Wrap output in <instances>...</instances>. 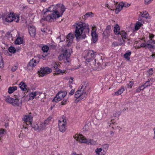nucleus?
Here are the masks:
<instances>
[{"label":"nucleus","instance_id":"obj_1","mask_svg":"<svg viewBox=\"0 0 155 155\" xmlns=\"http://www.w3.org/2000/svg\"><path fill=\"white\" fill-rule=\"evenodd\" d=\"M65 8L62 4H57L50 6L44 12V16L41 20V22L44 21H52L54 19L59 18L64 12Z\"/></svg>","mask_w":155,"mask_h":155},{"label":"nucleus","instance_id":"obj_2","mask_svg":"<svg viewBox=\"0 0 155 155\" xmlns=\"http://www.w3.org/2000/svg\"><path fill=\"white\" fill-rule=\"evenodd\" d=\"M75 25V36L77 39L80 40L85 38L86 37L85 34H88L89 32V25L82 22L76 23Z\"/></svg>","mask_w":155,"mask_h":155},{"label":"nucleus","instance_id":"obj_3","mask_svg":"<svg viewBox=\"0 0 155 155\" xmlns=\"http://www.w3.org/2000/svg\"><path fill=\"white\" fill-rule=\"evenodd\" d=\"M87 85V83L85 82L78 88V90L75 94V97L76 98H79L81 99H83L86 97L87 93L86 92L85 90Z\"/></svg>","mask_w":155,"mask_h":155},{"label":"nucleus","instance_id":"obj_4","mask_svg":"<svg viewBox=\"0 0 155 155\" xmlns=\"http://www.w3.org/2000/svg\"><path fill=\"white\" fill-rule=\"evenodd\" d=\"M71 49L66 50L63 53L60 55L58 58L60 60H63L65 63H68L70 61V57L71 52Z\"/></svg>","mask_w":155,"mask_h":155},{"label":"nucleus","instance_id":"obj_5","mask_svg":"<svg viewBox=\"0 0 155 155\" xmlns=\"http://www.w3.org/2000/svg\"><path fill=\"white\" fill-rule=\"evenodd\" d=\"M39 60V57L35 56L28 63L27 67V69L30 71L32 70L33 68L38 64Z\"/></svg>","mask_w":155,"mask_h":155},{"label":"nucleus","instance_id":"obj_6","mask_svg":"<svg viewBox=\"0 0 155 155\" xmlns=\"http://www.w3.org/2000/svg\"><path fill=\"white\" fill-rule=\"evenodd\" d=\"M13 17H14V14L11 12L7 14L4 13L2 15L3 20L7 22H11L13 21Z\"/></svg>","mask_w":155,"mask_h":155},{"label":"nucleus","instance_id":"obj_7","mask_svg":"<svg viewBox=\"0 0 155 155\" xmlns=\"http://www.w3.org/2000/svg\"><path fill=\"white\" fill-rule=\"evenodd\" d=\"M66 120L64 119H62L59 120L58 127L59 130L63 133L64 132L66 129Z\"/></svg>","mask_w":155,"mask_h":155},{"label":"nucleus","instance_id":"obj_8","mask_svg":"<svg viewBox=\"0 0 155 155\" xmlns=\"http://www.w3.org/2000/svg\"><path fill=\"white\" fill-rule=\"evenodd\" d=\"M51 66L54 68V72H55L54 74L55 75L59 74H63L65 71H63L59 69V67H60V65L58 63L53 62L52 63Z\"/></svg>","mask_w":155,"mask_h":155},{"label":"nucleus","instance_id":"obj_9","mask_svg":"<svg viewBox=\"0 0 155 155\" xmlns=\"http://www.w3.org/2000/svg\"><path fill=\"white\" fill-rule=\"evenodd\" d=\"M67 93L66 91H60L56 95V97L52 100L53 102H57L63 99L66 95Z\"/></svg>","mask_w":155,"mask_h":155},{"label":"nucleus","instance_id":"obj_10","mask_svg":"<svg viewBox=\"0 0 155 155\" xmlns=\"http://www.w3.org/2000/svg\"><path fill=\"white\" fill-rule=\"evenodd\" d=\"M51 71V69L48 67L41 68L40 70L38 71V74L39 76L43 77L50 73Z\"/></svg>","mask_w":155,"mask_h":155},{"label":"nucleus","instance_id":"obj_11","mask_svg":"<svg viewBox=\"0 0 155 155\" xmlns=\"http://www.w3.org/2000/svg\"><path fill=\"white\" fill-rule=\"evenodd\" d=\"M25 124L27 125H31V122L32 121V117L31 115V113L25 116L23 118Z\"/></svg>","mask_w":155,"mask_h":155},{"label":"nucleus","instance_id":"obj_12","mask_svg":"<svg viewBox=\"0 0 155 155\" xmlns=\"http://www.w3.org/2000/svg\"><path fill=\"white\" fill-rule=\"evenodd\" d=\"M74 137L77 140H78L81 143H86L87 139L81 134H76L74 136Z\"/></svg>","mask_w":155,"mask_h":155},{"label":"nucleus","instance_id":"obj_13","mask_svg":"<svg viewBox=\"0 0 155 155\" xmlns=\"http://www.w3.org/2000/svg\"><path fill=\"white\" fill-rule=\"evenodd\" d=\"M42 94V93L39 91L32 92L29 94L30 99L33 100L34 98H38L40 95Z\"/></svg>","mask_w":155,"mask_h":155},{"label":"nucleus","instance_id":"obj_14","mask_svg":"<svg viewBox=\"0 0 155 155\" xmlns=\"http://www.w3.org/2000/svg\"><path fill=\"white\" fill-rule=\"evenodd\" d=\"M50 120L51 118H48L47 119L45 120L44 122L41 123L39 125V130L44 129L46 126L49 124Z\"/></svg>","mask_w":155,"mask_h":155},{"label":"nucleus","instance_id":"obj_15","mask_svg":"<svg viewBox=\"0 0 155 155\" xmlns=\"http://www.w3.org/2000/svg\"><path fill=\"white\" fill-rule=\"evenodd\" d=\"M28 28L30 36L32 37H34L36 35V29L35 26L32 25H29Z\"/></svg>","mask_w":155,"mask_h":155},{"label":"nucleus","instance_id":"obj_16","mask_svg":"<svg viewBox=\"0 0 155 155\" xmlns=\"http://www.w3.org/2000/svg\"><path fill=\"white\" fill-rule=\"evenodd\" d=\"M74 38L73 34L72 33H69L66 37L67 45H70L72 42Z\"/></svg>","mask_w":155,"mask_h":155},{"label":"nucleus","instance_id":"obj_17","mask_svg":"<svg viewBox=\"0 0 155 155\" xmlns=\"http://www.w3.org/2000/svg\"><path fill=\"white\" fill-rule=\"evenodd\" d=\"M96 29L93 27H92V30L91 31V36L94 42H95L97 40L98 36L96 33Z\"/></svg>","mask_w":155,"mask_h":155},{"label":"nucleus","instance_id":"obj_18","mask_svg":"<svg viewBox=\"0 0 155 155\" xmlns=\"http://www.w3.org/2000/svg\"><path fill=\"white\" fill-rule=\"evenodd\" d=\"M111 31V26L108 25L107 26L106 29L103 32V34L104 36L107 37L110 36Z\"/></svg>","mask_w":155,"mask_h":155},{"label":"nucleus","instance_id":"obj_19","mask_svg":"<svg viewBox=\"0 0 155 155\" xmlns=\"http://www.w3.org/2000/svg\"><path fill=\"white\" fill-rule=\"evenodd\" d=\"M114 5H116L115 13L116 14H118L123 7L122 5L123 2L117 3L116 5V3H114Z\"/></svg>","mask_w":155,"mask_h":155},{"label":"nucleus","instance_id":"obj_20","mask_svg":"<svg viewBox=\"0 0 155 155\" xmlns=\"http://www.w3.org/2000/svg\"><path fill=\"white\" fill-rule=\"evenodd\" d=\"M94 56V53L92 50L88 51L86 56V61L93 58Z\"/></svg>","mask_w":155,"mask_h":155},{"label":"nucleus","instance_id":"obj_21","mask_svg":"<svg viewBox=\"0 0 155 155\" xmlns=\"http://www.w3.org/2000/svg\"><path fill=\"white\" fill-rule=\"evenodd\" d=\"M88 62H90V64L91 65H95L97 67L100 68L101 65V64L99 62H97V65H96V59H94V58L91 59L90 60H87V61Z\"/></svg>","mask_w":155,"mask_h":155},{"label":"nucleus","instance_id":"obj_22","mask_svg":"<svg viewBox=\"0 0 155 155\" xmlns=\"http://www.w3.org/2000/svg\"><path fill=\"white\" fill-rule=\"evenodd\" d=\"M120 28L118 25H116L114 27V33L116 35H119L120 32Z\"/></svg>","mask_w":155,"mask_h":155},{"label":"nucleus","instance_id":"obj_23","mask_svg":"<svg viewBox=\"0 0 155 155\" xmlns=\"http://www.w3.org/2000/svg\"><path fill=\"white\" fill-rule=\"evenodd\" d=\"M125 90L124 87V86H122L120 89L118 90L115 92L114 95L116 96H118L119 95L121 94Z\"/></svg>","mask_w":155,"mask_h":155},{"label":"nucleus","instance_id":"obj_24","mask_svg":"<svg viewBox=\"0 0 155 155\" xmlns=\"http://www.w3.org/2000/svg\"><path fill=\"white\" fill-rule=\"evenodd\" d=\"M16 86L10 87H8V92L9 94H11L17 89Z\"/></svg>","mask_w":155,"mask_h":155},{"label":"nucleus","instance_id":"obj_25","mask_svg":"<svg viewBox=\"0 0 155 155\" xmlns=\"http://www.w3.org/2000/svg\"><path fill=\"white\" fill-rule=\"evenodd\" d=\"M19 85L22 91H24L27 90V85L24 82H21Z\"/></svg>","mask_w":155,"mask_h":155},{"label":"nucleus","instance_id":"obj_26","mask_svg":"<svg viewBox=\"0 0 155 155\" xmlns=\"http://www.w3.org/2000/svg\"><path fill=\"white\" fill-rule=\"evenodd\" d=\"M152 81H151V79L150 80H148L145 82L144 84L145 86L143 88V89H144L146 87H147L148 86H150L152 84Z\"/></svg>","mask_w":155,"mask_h":155},{"label":"nucleus","instance_id":"obj_27","mask_svg":"<svg viewBox=\"0 0 155 155\" xmlns=\"http://www.w3.org/2000/svg\"><path fill=\"white\" fill-rule=\"evenodd\" d=\"M23 40L22 38L20 37H18L16 40L15 43V44L19 45L22 44Z\"/></svg>","mask_w":155,"mask_h":155},{"label":"nucleus","instance_id":"obj_28","mask_svg":"<svg viewBox=\"0 0 155 155\" xmlns=\"http://www.w3.org/2000/svg\"><path fill=\"white\" fill-rule=\"evenodd\" d=\"M119 35H120L122 38H124L125 39L127 38V34L124 31H122L120 32Z\"/></svg>","mask_w":155,"mask_h":155},{"label":"nucleus","instance_id":"obj_29","mask_svg":"<svg viewBox=\"0 0 155 155\" xmlns=\"http://www.w3.org/2000/svg\"><path fill=\"white\" fill-rule=\"evenodd\" d=\"M131 54V52H129L125 54L124 55V57L127 61H130V57Z\"/></svg>","mask_w":155,"mask_h":155},{"label":"nucleus","instance_id":"obj_30","mask_svg":"<svg viewBox=\"0 0 155 155\" xmlns=\"http://www.w3.org/2000/svg\"><path fill=\"white\" fill-rule=\"evenodd\" d=\"M5 100L7 102L12 104V101L13 100V98L9 96H7L5 97Z\"/></svg>","mask_w":155,"mask_h":155},{"label":"nucleus","instance_id":"obj_31","mask_svg":"<svg viewBox=\"0 0 155 155\" xmlns=\"http://www.w3.org/2000/svg\"><path fill=\"white\" fill-rule=\"evenodd\" d=\"M140 15L143 18H147L149 15V14L146 11L143 12H140Z\"/></svg>","mask_w":155,"mask_h":155},{"label":"nucleus","instance_id":"obj_32","mask_svg":"<svg viewBox=\"0 0 155 155\" xmlns=\"http://www.w3.org/2000/svg\"><path fill=\"white\" fill-rule=\"evenodd\" d=\"M143 25L140 22L137 21L135 26V29L136 30H138L140 28V27Z\"/></svg>","mask_w":155,"mask_h":155},{"label":"nucleus","instance_id":"obj_33","mask_svg":"<svg viewBox=\"0 0 155 155\" xmlns=\"http://www.w3.org/2000/svg\"><path fill=\"white\" fill-rule=\"evenodd\" d=\"M12 104L14 106H18L19 105V100L15 99L13 98Z\"/></svg>","mask_w":155,"mask_h":155},{"label":"nucleus","instance_id":"obj_34","mask_svg":"<svg viewBox=\"0 0 155 155\" xmlns=\"http://www.w3.org/2000/svg\"><path fill=\"white\" fill-rule=\"evenodd\" d=\"M86 143L88 144H90L94 145L96 143V142L93 139H89L87 140Z\"/></svg>","mask_w":155,"mask_h":155},{"label":"nucleus","instance_id":"obj_35","mask_svg":"<svg viewBox=\"0 0 155 155\" xmlns=\"http://www.w3.org/2000/svg\"><path fill=\"white\" fill-rule=\"evenodd\" d=\"M109 147V145L107 144H105L103 145L101 148L102 149V150H103V151L104 152H106V151L107 150L108 148Z\"/></svg>","mask_w":155,"mask_h":155},{"label":"nucleus","instance_id":"obj_36","mask_svg":"<svg viewBox=\"0 0 155 155\" xmlns=\"http://www.w3.org/2000/svg\"><path fill=\"white\" fill-rule=\"evenodd\" d=\"M102 151V149L101 148H97L95 150V152L97 155H100V153Z\"/></svg>","mask_w":155,"mask_h":155},{"label":"nucleus","instance_id":"obj_37","mask_svg":"<svg viewBox=\"0 0 155 155\" xmlns=\"http://www.w3.org/2000/svg\"><path fill=\"white\" fill-rule=\"evenodd\" d=\"M13 18V21H15L18 22H19V17L18 16L16 15H15L14 14V17Z\"/></svg>","mask_w":155,"mask_h":155},{"label":"nucleus","instance_id":"obj_38","mask_svg":"<svg viewBox=\"0 0 155 155\" xmlns=\"http://www.w3.org/2000/svg\"><path fill=\"white\" fill-rule=\"evenodd\" d=\"M13 18V21H15L18 22H19V17L18 16L16 15H15L14 14V17Z\"/></svg>","mask_w":155,"mask_h":155},{"label":"nucleus","instance_id":"obj_39","mask_svg":"<svg viewBox=\"0 0 155 155\" xmlns=\"http://www.w3.org/2000/svg\"><path fill=\"white\" fill-rule=\"evenodd\" d=\"M8 50L10 52L12 53H15L16 51L15 48L12 46H11L9 48Z\"/></svg>","mask_w":155,"mask_h":155},{"label":"nucleus","instance_id":"obj_40","mask_svg":"<svg viewBox=\"0 0 155 155\" xmlns=\"http://www.w3.org/2000/svg\"><path fill=\"white\" fill-rule=\"evenodd\" d=\"M120 45L119 42L117 41L113 42L111 44V46L112 47H115L116 46H118Z\"/></svg>","mask_w":155,"mask_h":155},{"label":"nucleus","instance_id":"obj_41","mask_svg":"<svg viewBox=\"0 0 155 155\" xmlns=\"http://www.w3.org/2000/svg\"><path fill=\"white\" fill-rule=\"evenodd\" d=\"M49 49V47L46 46H44L42 48V50L44 52H47Z\"/></svg>","mask_w":155,"mask_h":155},{"label":"nucleus","instance_id":"obj_42","mask_svg":"<svg viewBox=\"0 0 155 155\" xmlns=\"http://www.w3.org/2000/svg\"><path fill=\"white\" fill-rule=\"evenodd\" d=\"M147 43L150 44L151 45H153V46H155V42L154 41L152 40V39H150L148 40Z\"/></svg>","mask_w":155,"mask_h":155},{"label":"nucleus","instance_id":"obj_43","mask_svg":"<svg viewBox=\"0 0 155 155\" xmlns=\"http://www.w3.org/2000/svg\"><path fill=\"white\" fill-rule=\"evenodd\" d=\"M134 84V83L133 81H130L129 83L127 84V88H131Z\"/></svg>","mask_w":155,"mask_h":155},{"label":"nucleus","instance_id":"obj_44","mask_svg":"<svg viewBox=\"0 0 155 155\" xmlns=\"http://www.w3.org/2000/svg\"><path fill=\"white\" fill-rule=\"evenodd\" d=\"M31 126L32 127V128H34L35 130H39V125H38L37 124H36L34 126H32V125Z\"/></svg>","mask_w":155,"mask_h":155},{"label":"nucleus","instance_id":"obj_45","mask_svg":"<svg viewBox=\"0 0 155 155\" xmlns=\"http://www.w3.org/2000/svg\"><path fill=\"white\" fill-rule=\"evenodd\" d=\"M124 38H122L120 40L119 43L120 45L124 44L125 43V41L124 39Z\"/></svg>","mask_w":155,"mask_h":155},{"label":"nucleus","instance_id":"obj_46","mask_svg":"<svg viewBox=\"0 0 155 155\" xmlns=\"http://www.w3.org/2000/svg\"><path fill=\"white\" fill-rule=\"evenodd\" d=\"M147 43H143L141 44L140 46L138 47L139 48H140V47H144L145 48H147Z\"/></svg>","mask_w":155,"mask_h":155},{"label":"nucleus","instance_id":"obj_47","mask_svg":"<svg viewBox=\"0 0 155 155\" xmlns=\"http://www.w3.org/2000/svg\"><path fill=\"white\" fill-rule=\"evenodd\" d=\"M68 101V98L64 99L61 103V104L62 105H65L67 103Z\"/></svg>","mask_w":155,"mask_h":155},{"label":"nucleus","instance_id":"obj_48","mask_svg":"<svg viewBox=\"0 0 155 155\" xmlns=\"http://www.w3.org/2000/svg\"><path fill=\"white\" fill-rule=\"evenodd\" d=\"M147 72L148 73V74L149 75H151L153 73V69H150Z\"/></svg>","mask_w":155,"mask_h":155},{"label":"nucleus","instance_id":"obj_49","mask_svg":"<svg viewBox=\"0 0 155 155\" xmlns=\"http://www.w3.org/2000/svg\"><path fill=\"white\" fill-rule=\"evenodd\" d=\"M120 113L119 111L116 112L114 114L113 116L114 117H118L120 115Z\"/></svg>","mask_w":155,"mask_h":155},{"label":"nucleus","instance_id":"obj_50","mask_svg":"<svg viewBox=\"0 0 155 155\" xmlns=\"http://www.w3.org/2000/svg\"><path fill=\"white\" fill-rule=\"evenodd\" d=\"M123 7H124L125 8H127L130 5L128 3L125 2V3H123Z\"/></svg>","mask_w":155,"mask_h":155},{"label":"nucleus","instance_id":"obj_51","mask_svg":"<svg viewBox=\"0 0 155 155\" xmlns=\"http://www.w3.org/2000/svg\"><path fill=\"white\" fill-rule=\"evenodd\" d=\"M147 48H153L154 46H153V45H150V44H149L147 43Z\"/></svg>","mask_w":155,"mask_h":155},{"label":"nucleus","instance_id":"obj_52","mask_svg":"<svg viewBox=\"0 0 155 155\" xmlns=\"http://www.w3.org/2000/svg\"><path fill=\"white\" fill-rule=\"evenodd\" d=\"M3 65V61L2 57L0 58V67H2Z\"/></svg>","mask_w":155,"mask_h":155},{"label":"nucleus","instance_id":"obj_53","mask_svg":"<svg viewBox=\"0 0 155 155\" xmlns=\"http://www.w3.org/2000/svg\"><path fill=\"white\" fill-rule=\"evenodd\" d=\"M153 0H144L145 4H150Z\"/></svg>","mask_w":155,"mask_h":155},{"label":"nucleus","instance_id":"obj_54","mask_svg":"<svg viewBox=\"0 0 155 155\" xmlns=\"http://www.w3.org/2000/svg\"><path fill=\"white\" fill-rule=\"evenodd\" d=\"M18 67L16 66H14L12 67V71H15L17 69Z\"/></svg>","mask_w":155,"mask_h":155},{"label":"nucleus","instance_id":"obj_55","mask_svg":"<svg viewBox=\"0 0 155 155\" xmlns=\"http://www.w3.org/2000/svg\"><path fill=\"white\" fill-rule=\"evenodd\" d=\"M144 89H143V88L141 89L139 87L135 91L136 93H138L141 90H143Z\"/></svg>","mask_w":155,"mask_h":155},{"label":"nucleus","instance_id":"obj_56","mask_svg":"<svg viewBox=\"0 0 155 155\" xmlns=\"http://www.w3.org/2000/svg\"><path fill=\"white\" fill-rule=\"evenodd\" d=\"M91 14V12H88L86 13L84 15V16L85 18H87L89 16H90V14Z\"/></svg>","mask_w":155,"mask_h":155},{"label":"nucleus","instance_id":"obj_57","mask_svg":"<svg viewBox=\"0 0 155 155\" xmlns=\"http://www.w3.org/2000/svg\"><path fill=\"white\" fill-rule=\"evenodd\" d=\"M74 90L73 89H72L71 90V91L69 93V94L70 95H72L74 94Z\"/></svg>","mask_w":155,"mask_h":155},{"label":"nucleus","instance_id":"obj_58","mask_svg":"<svg viewBox=\"0 0 155 155\" xmlns=\"http://www.w3.org/2000/svg\"><path fill=\"white\" fill-rule=\"evenodd\" d=\"M154 35L152 34H150L149 35V37L150 38V39H152L154 37Z\"/></svg>","mask_w":155,"mask_h":155},{"label":"nucleus","instance_id":"obj_59","mask_svg":"<svg viewBox=\"0 0 155 155\" xmlns=\"http://www.w3.org/2000/svg\"><path fill=\"white\" fill-rule=\"evenodd\" d=\"M73 81V78H71L69 79V82L70 84H71Z\"/></svg>","mask_w":155,"mask_h":155},{"label":"nucleus","instance_id":"obj_60","mask_svg":"<svg viewBox=\"0 0 155 155\" xmlns=\"http://www.w3.org/2000/svg\"><path fill=\"white\" fill-rule=\"evenodd\" d=\"M29 4H32L34 3V1L33 0H27Z\"/></svg>","mask_w":155,"mask_h":155},{"label":"nucleus","instance_id":"obj_61","mask_svg":"<svg viewBox=\"0 0 155 155\" xmlns=\"http://www.w3.org/2000/svg\"><path fill=\"white\" fill-rule=\"evenodd\" d=\"M151 56L153 58H155V54L154 53L152 54L151 55Z\"/></svg>","mask_w":155,"mask_h":155},{"label":"nucleus","instance_id":"obj_62","mask_svg":"<svg viewBox=\"0 0 155 155\" xmlns=\"http://www.w3.org/2000/svg\"><path fill=\"white\" fill-rule=\"evenodd\" d=\"M14 97L15 98H14V99H16V100H18V97L16 95H15Z\"/></svg>","mask_w":155,"mask_h":155},{"label":"nucleus","instance_id":"obj_63","mask_svg":"<svg viewBox=\"0 0 155 155\" xmlns=\"http://www.w3.org/2000/svg\"><path fill=\"white\" fill-rule=\"evenodd\" d=\"M41 31L42 32H45L46 31V29L45 28L41 29Z\"/></svg>","mask_w":155,"mask_h":155},{"label":"nucleus","instance_id":"obj_64","mask_svg":"<svg viewBox=\"0 0 155 155\" xmlns=\"http://www.w3.org/2000/svg\"><path fill=\"white\" fill-rule=\"evenodd\" d=\"M153 131L154 132V136L153 137V139H155V127L153 128Z\"/></svg>","mask_w":155,"mask_h":155}]
</instances>
